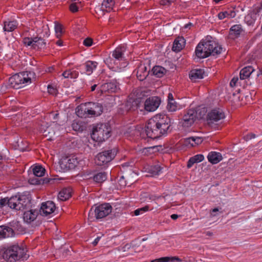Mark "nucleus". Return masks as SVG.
Segmentation results:
<instances>
[{"label": "nucleus", "mask_w": 262, "mask_h": 262, "mask_svg": "<svg viewBox=\"0 0 262 262\" xmlns=\"http://www.w3.org/2000/svg\"><path fill=\"white\" fill-rule=\"evenodd\" d=\"M170 119L165 115L157 114L150 118L145 127L148 138L156 139L165 134L170 126Z\"/></svg>", "instance_id": "f257e3e1"}, {"label": "nucleus", "mask_w": 262, "mask_h": 262, "mask_svg": "<svg viewBox=\"0 0 262 262\" xmlns=\"http://www.w3.org/2000/svg\"><path fill=\"white\" fill-rule=\"evenodd\" d=\"M223 48L219 46L211 36L202 39L196 47L195 53L200 58H205L211 55L220 54Z\"/></svg>", "instance_id": "f03ea898"}, {"label": "nucleus", "mask_w": 262, "mask_h": 262, "mask_svg": "<svg viewBox=\"0 0 262 262\" xmlns=\"http://www.w3.org/2000/svg\"><path fill=\"white\" fill-rule=\"evenodd\" d=\"M102 112V107L101 105L91 102L82 103L76 109L77 115L80 118L99 116Z\"/></svg>", "instance_id": "7ed1b4c3"}, {"label": "nucleus", "mask_w": 262, "mask_h": 262, "mask_svg": "<svg viewBox=\"0 0 262 262\" xmlns=\"http://www.w3.org/2000/svg\"><path fill=\"white\" fill-rule=\"evenodd\" d=\"M32 76L31 72L27 71L16 74L9 78V85L15 89L23 88L31 83Z\"/></svg>", "instance_id": "20e7f679"}, {"label": "nucleus", "mask_w": 262, "mask_h": 262, "mask_svg": "<svg viewBox=\"0 0 262 262\" xmlns=\"http://www.w3.org/2000/svg\"><path fill=\"white\" fill-rule=\"evenodd\" d=\"M59 164L61 170L67 171L77 167H82L85 165V160L81 155L73 156L61 159Z\"/></svg>", "instance_id": "39448f33"}, {"label": "nucleus", "mask_w": 262, "mask_h": 262, "mask_svg": "<svg viewBox=\"0 0 262 262\" xmlns=\"http://www.w3.org/2000/svg\"><path fill=\"white\" fill-rule=\"evenodd\" d=\"M111 131V127L108 124H97L93 129L91 137L94 141L101 143L110 137Z\"/></svg>", "instance_id": "423d86ee"}, {"label": "nucleus", "mask_w": 262, "mask_h": 262, "mask_svg": "<svg viewBox=\"0 0 262 262\" xmlns=\"http://www.w3.org/2000/svg\"><path fill=\"white\" fill-rule=\"evenodd\" d=\"M3 257L5 260L12 262L20 258H26V251L18 245H13L5 250Z\"/></svg>", "instance_id": "0eeeda50"}, {"label": "nucleus", "mask_w": 262, "mask_h": 262, "mask_svg": "<svg viewBox=\"0 0 262 262\" xmlns=\"http://www.w3.org/2000/svg\"><path fill=\"white\" fill-rule=\"evenodd\" d=\"M30 204V198L26 195L18 194L9 199L8 206L17 210L24 209Z\"/></svg>", "instance_id": "6e6552de"}, {"label": "nucleus", "mask_w": 262, "mask_h": 262, "mask_svg": "<svg viewBox=\"0 0 262 262\" xmlns=\"http://www.w3.org/2000/svg\"><path fill=\"white\" fill-rule=\"evenodd\" d=\"M115 150H108L99 153L95 159V163L99 166L105 165L115 157Z\"/></svg>", "instance_id": "1a4fd4ad"}, {"label": "nucleus", "mask_w": 262, "mask_h": 262, "mask_svg": "<svg viewBox=\"0 0 262 262\" xmlns=\"http://www.w3.org/2000/svg\"><path fill=\"white\" fill-rule=\"evenodd\" d=\"M59 128V125L57 123L53 122L46 128H45L44 126L42 125L40 128V130L43 133V136L48 138V140H53L56 132L58 131Z\"/></svg>", "instance_id": "9d476101"}, {"label": "nucleus", "mask_w": 262, "mask_h": 262, "mask_svg": "<svg viewBox=\"0 0 262 262\" xmlns=\"http://www.w3.org/2000/svg\"><path fill=\"white\" fill-rule=\"evenodd\" d=\"M23 42L26 46H31L34 49H43L46 46V42L41 36L33 38L25 37Z\"/></svg>", "instance_id": "9b49d317"}, {"label": "nucleus", "mask_w": 262, "mask_h": 262, "mask_svg": "<svg viewBox=\"0 0 262 262\" xmlns=\"http://www.w3.org/2000/svg\"><path fill=\"white\" fill-rule=\"evenodd\" d=\"M126 47L125 45H122L116 48L113 51L112 56L114 59L111 58L106 59L105 62L109 65L112 64V61L113 60V63H115L117 61L123 60L124 59L123 54L126 51Z\"/></svg>", "instance_id": "f8f14e48"}, {"label": "nucleus", "mask_w": 262, "mask_h": 262, "mask_svg": "<svg viewBox=\"0 0 262 262\" xmlns=\"http://www.w3.org/2000/svg\"><path fill=\"white\" fill-rule=\"evenodd\" d=\"M112 211L109 204H103L96 207L94 212L96 219H102L108 215Z\"/></svg>", "instance_id": "ddd939ff"}, {"label": "nucleus", "mask_w": 262, "mask_h": 262, "mask_svg": "<svg viewBox=\"0 0 262 262\" xmlns=\"http://www.w3.org/2000/svg\"><path fill=\"white\" fill-rule=\"evenodd\" d=\"M56 206L55 203L50 201L43 202L40 206V213L43 216H48L52 215L55 210Z\"/></svg>", "instance_id": "4468645a"}, {"label": "nucleus", "mask_w": 262, "mask_h": 262, "mask_svg": "<svg viewBox=\"0 0 262 262\" xmlns=\"http://www.w3.org/2000/svg\"><path fill=\"white\" fill-rule=\"evenodd\" d=\"M225 117L224 113L220 108L213 109L208 114V120L209 123L217 122L224 119Z\"/></svg>", "instance_id": "2eb2a0df"}, {"label": "nucleus", "mask_w": 262, "mask_h": 262, "mask_svg": "<svg viewBox=\"0 0 262 262\" xmlns=\"http://www.w3.org/2000/svg\"><path fill=\"white\" fill-rule=\"evenodd\" d=\"M115 4V0H103L101 7H97L95 8L97 13L100 12L99 15H103L104 12H110L113 10Z\"/></svg>", "instance_id": "dca6fc26"}, {"label": "nucleus", "mask_w": 262, "mask_h": 262, "mask_svg": "<svg viewBox=\"0 0 262 262\" xmlns=\"http://www.w3.org/2000/svg\"><path fill=\"white\" fill-rule=\"evenodd\" d=\"M160 100L157 97H151L147 99L144 103L145 110L148 112H154L159 107Z\"/></svg>", "instance_id": "f3484780"}, {"label": "nucleus", "mask_w": 262, "mask_h": 262, "mask_svg": "<svg viewBox=\"0 0 262 262\" xmlns=\"http://www.w3.org/2000/svg\"><path fill=\"white\" fill-rule=\"evenodd\" d=\"M196 117V113L194 110H189L183 117V125L186 127L191 126Z\"/></svg>", "instance_id": "a211bd4d"}, {"label": "nucleus", "mask_w": 262, "mask_h": 262, "mask_svg": "<svg viewBox=\"0 0 262 262\" xmlns=\"http://www.w3.org/2000/svg\"><path fill=\"white\" fill-rule=\"evenodd\" d=\"M203 139L199 137H191L185 139L184 144L188 147H194L201 144Z\"/></svg>", "instance_id": "6ab92c4d"}, {"label": "nucleus", "mask_w": 262, "mask_h": 262, "mask_svg": "<svg viewBox=\"0 0 262 262\" xmlns=\"http://www.w3.org/2000/svg\"><path fill=\"white\" fill-rule=\"evenodd\" d=\"M205 72L201 69H195L192 70L189 74V78L192 81H196L199 79L204 78Z\"/></svg>", "instance_id": "aec40b11"}, {"label": "nucleus", "mask_w": 262, "mask_h": 262, "mask_svg": "<svg viewBox=\"0 0 262 262\" xmlns=\"http://www.w3.org/2000/svg\"><path fill=\"white\" fill-rule=\"evenodd\" d=\"M38 215V212L36 210H30L24 212L23 219L25 222L30 223L34 221Z\"/></svg>", "instance_id": "412c9836"}, {"label": "nucleus", "mask_w": 262, "mask_h": 262, "mask_svg": "<svg viewBox=\"0 0 262 262\" xmlns=\"http://www.w3.org/2000/svg\"><path fill=\"white\" fill-rule=\"evenodd\" d=\"M185 46V40L183 37H178L173 41L172 50L176 52L181 51Z\"/></svg>", "instance_id": "4be33fe9"}, {"label": "nucleus", "mask_w": 262, "mask_h": 262, "mask_svg": "<svg viewBox=\"0 0 262 262\" xmlns=\"http://www.w3.org/2000/svg\"><path fill=\"white\" fill-rule=\"evenodd\" d=\"M145 171L149 173L147 176L154 177L159 175L161 171V168L159 165H146L144 167Z\"/></svg>", "instance_id": "5701e85b"}, {"label": "nucleus", "mask_w": 262, "mask_h": 262, "mask_svg": "<svg viewBox=\"0 0 262 262\" xmlns=\"http://www.w3.org/2000/svg\"><path fill=\"white\" fill-rule=\"evenodd\" d=\"M208 161L212 164H215L219 163L223 159L221 154L216 151L210 152L208 156Z\"/></svg>", "instance_id": "b1692460"}, {"label": "nucleus", "mask_w": 262, "mask_h": 262, "mask_svg": "<svg viewBox=\"0 0 262 262\" xmlns=\"http://www.w3.org/2000/svg\"><path fill=\"white\" fill-rule=\"evenodd\" d=\"M148 72L146 67L144 64H141L137 70V77L138 79L142 81L146 78L148 75Z\"/></svg>", "instance_id": "393cba45"}, {"label": "nucleus", "mask_w": 262, "mask_h": 262, "mask_svg": "<svg viewBox=\"0 0 262 262\" xmlns=\"http://www.w3.org/2000/svg\"><path fill=\"white\" fill-rule=\"evenodd\" d=\"M71 192L72 191L70 188H66L62 189L58 193V199L62 201H66L71 197Z\"/></svg>", "instance_id": "a878e982"}, {"label": "nucleus", "mask_w": 262, "mask_h": 262, "mask_svg": "<svg viewBox=\"0 0 262 262\" xmlns=\"http://www.w3.org/2000/svg\"><path fill=\"white\" fill-rule=\"evenodd\" d=\"M98 65V63L96 61H87L84 63L85 69L86 73L88 75H90L96 69Z\"/></svg>", "instance_id": "bb28decb"}, {"label": "nucleus", "mask_w": 262, "mask_h": 262, "mask_svg": "<svg viewBox=\"0 0 262 262\" xmlns=\"http://www.w3.org/2000/svg\"><path fill=\"white\" fill-rule=\"evenodd\" d=\"M254 71V70L253 68L251 66H248L244 68L240 72V78L241 79L248 78Z\"/></svg>", "instance_id": "cd10ccee"}, {"label": "nucleus", "mask_w": 262, "mask_h": 262, "mask_svg": "<svg viewBox=\"0 0 262 262\" xmlns=\"http://www.w3.org/2000/svg\"><path fill=\"white\" fill-rule=\"evenodd\" d=\"M204 159V157L202 154H198L190 158L187 163V167L190 168L192 165L196 163H199L203 161Z\"/></svg>", "instance_id": "c85d7f7f"}, {"label": "nucleus", "mask_w": 262, "mask_h": 262, "mask_svg": "<svg viewBox=\"0 0 262 262\" xmlns=\"http://www.w3.org/2000/svg\"><path fill=\"white\" fill-rule=\"evenodd\" d=\"M13 235V230L9 227H0V239Z\"/></svg>", "instance_id": "c756f323"}, {"label": "nucleus", "mask_w": 262, "mask_h": 262, "mask_svg": "<svg viewBox=\"0 0 262 262\" xmlns=\"http://www.w3.org/2000/svg\"><path fill=\"white\" fill-rule=\"evenodd\" d=\"M107 179V174L104 172H98L93 176V180L97 183H101Z\"/></svg>", "instance_id": "7c9ffc66"}, {"label": "nucleus", "mask_w": 262, "mask_h": 262, "mask_svg": "<svg viewBox=\"0 0 262 262\" xmlns=\"http://www.w3.org/2000/svg\"><path fill=\"white\" fill-rule=\"evenodd\" d=\"M183 106L179 104L174 100H171L170 102H168L167 108L170 112H176L180 110Z\"/></svg>", "instance_id": "2f4dec72"}, {"label": "nucleus", "mask_w": 262, "mask_h": 262, "mask_svg": "<svg viewBox=\"0 0 262 262\" xmlns=\"http://www.w3.org/2000/svg\"><path fill=\"white\" fill-rule=\"evenodd\" d=\"M17 22L15 20L6 21L4 23V30L7 32L12 31L17 27Z\"/></svg>", "instance_id": "473e14b6"}, {"label": "nucleus", "mask_w": 262, "mask_h": 262, "mask_svg": "<svg viewBox=\"0 0 262 262\" xmlns=\"http://www.w3.org/2000/svg\"><path fill=\"white\" fill-rule=\"evenodd\" d=\"M78 72L74 69L67 70L62 74V75L64 77V78H70L72 79L77 78L78 76Z\"/></svg>", "instance_id": "72a5a7b5"}, {"label": "nucleus", "mask_w": 262, "mask_h": 262, "mask_svg": "<svg viewBox=\"0 0 262 262\" xmlns=\"http://www.w3.org/2000/svg\"><path fill=\"white\" fill-rule=\"evenodd\" d=\"M32 171L34 176L41 177L45 173V169L41 165H35L32 167Z\"/></svg>", "instance_id": "f704fd0d"}, {"label": "nucleus", "mask_w": 262, "mask_h": 262, "mask_svg": "<svg viewBox=\"0 0 262 262\" xmlns=\"http://www.w3.org/2000/svg\"><path fill=\"white\" fill-rule=\"evenodd\" d=\"M128 64L127 61L124 58L123 60L117 61L114 63V65H109V67L112 69H118L121 71L123 68H125Z\"/></svg>", "instance_id": "c9c22d12"}, {"label": "nucleus", "mask_w": 262, "mask_h": 262, "mask_svg": "<svg viewBox=\"0 0 262 262\" xmlns=\"http://www.w3.org/2000/svg\"><path fill=\"white\" fill-rule=\"evenodd\" d=\"M242 31L241 25H235L230 28V34L234 37H237L242 33Z\"/></svg>", "instance_id": "e433bc0d"}, {"label": "nucleus", "mask_w": 262, "mask_h": 262, "mask_svg": "<svg viewBox=\"0 0 262 262\" xmlns=\"http://www.w3.org/2000/svg\"><path fill=\"white\" fill-rule=\"evenodd\" d=\"M152 71L154 75L158 77H161L165 72V69L161 66H157L152 68Z\"/></svg>", "instance_id": "4c0bfd02"}, {"label": "nucleus", "mask_w": 262, "mask_h": 262, "mask_svg": "<svg viewBox=\"0 0 262 262\" xmlns=\"http://www.w3.org/2000/svg\"><path fill=\"white\" fill-rule=\"evenodd\" d=\"M54 29L56 37L60 38L63 33L62 25L58 23H55Z\"/></svg>", "instance_id": "58836bf2"}, {"label": "nucleus", "mask_w": 262, "mask_h": 262, "mask_svg": "<svg viewBox=\"0 0 262 262\" xmlns=\"http://www.w3.org/2000/svg\"><path fill=\"white\" fill-rule=\"evenodd\" d=\"M149 210H151V209H149V206L148 205H146L143 207L138 208L134 211V214L136 216L139 215L140 214H142L148 211Z\"/></svg>", "instance_id": "ea45409f"}, {"label": "nucleus", "mask_w": 262, "mask_h": 262, "mask_svg": "<svg viewBox=\"0 0 262 262\" xmlns=\"http://www.w3.org/2000/svg\"><path fill=\"white\" fill-rule=\"evenodd\" d=\"M170 260V257L166 256L152 260L151 262H169Z\"/></svg>", "instance_id": "a19ab883"}, {"label": "nucleus", "mask_w": 262, "mask_h": 262, "mask_svg": "<svg viewBox=\"0 0 262 262\" xmlns=\"http://www.w3.org/2000/svg\"><path fill=\"white\" fill-rule=\"evenodd\" d=\"M48 92L51 95H55L57 93V89L55 86L52 85H48Z\"/></svg>", "instance_id": "79ce46f5"}, {"label": "nucleus", "mask_w": 262, "mask_h": 262, "mask_svg": "<svg viewBox=\"0 0 262 262\" xmlns=\"http://www.w3.org/2000/svg\"><path fill=\"white\" fill-rule=\"evenodd\" d=\"M83 43L85 46L89 47L92 46L93 41L91 38L88 37L83 40Z\"/></svg>", "instance_id": "37998d69"}, {"label": "nucleus", "mask_w": 262, "mask_h": 262, "mask_svg": "<svg viewBox=\"0 0 262 262\" xmlns=\"http://www.w3.org/2000/svg\"><path fill=\"white\" fill-rule=\"evenodd\" d=\"M70 10L73 12L75 13L78 11V7H77L76 3H73L70 5L69 7Z\"/></svg>", "instance_id": "c03bdc74"}, {"label": "nucleus", "mask_w": 262, "mask_h": 262, "mask_svg": "<svg viewBox=\"0 0 262 262\" xmlns=\"http://www.w3.org/2000/svg\"><path fill=\"white\" fill-rule=\"evenodd\" d=\"M113 85V84L112 83H105L103 85V90H104L105 89H107L108 91H110V92H112L115 91L114 89L112 87Z\"/></svg>", "instance_id": "a18cd8bd"}, {"label": "nucleus", "mask_w": 262, "mask_h": 262, "mask_svg": "<svg viewBox=\"0 0 262 262\" xmlns=\"http://www.w3.org/2000/svg\"><path fill=\"white\" fill-rule=\"evenodd\" d=\"M175 0H160V4L163 6H169L172 3H173Z\"/></svg>", "instance_id": "49530a36"}, {"label": "nucleus", "mask_w": 262, "mask_h": 262, "mask_svg": "<svg viewBox=\"0 0 262 262\" xmlns=\"http://www.w3.org/2000/svg\"><path fill=\"white\" fill-rule=\"evenodd\" d=\"M218 17L221 20L223 19L226 17L228 18V13L227 12V11L220 12L218 14Z\"/></svg>", "instance_id": "de8ad7c7"}, {"label": "nucleus", "mask_w": 262, "mask_h": 262, "mask_svg": "<svg viewBox=\"0 0 262 262\" xmlns=\"http://www.w3.org/2000/svg\"><path fill=\"white\" fill-rule=\"evenodd\" d=\"M228 13V18H233L236 15V13L233 9H229L227 10Z\"/></svg>", "instance_id": "09e8293b"}, {"label": "nucleus", "mask_w": 262, "mask_h": 262, "mask_svg": "<svg viewBox=\"0 0 262 262\" xmlns=\"http://www.w3.org/2000/svg\"><path fill=\"white\" fill-rule=\"evenodd\" d=\"M9 199L4 198L0 200V207H3L6 205H8Z\"/></svg>", "instance_id": "8fccbe9b"}, {"label": "nucleus", "mask_w": 262, "mask_h": 262, "mask_svg": "<svg viewBox=\"0 0 262 262\" xmlns=\"http://www.w3.org/2000/svg\"><path fill=\"white\" fill-rule=\"evenodd\" d=\"M238 79L237 77H233L230 82V85L231 87H234L236 85V84L237 83V82L238 81Z\"/></svg>", "instance_id": "3c124183"}, {"label": "nucleus", "mask_w": 262, "mask_h": 262, "mask_svg": "<svg viewBox=\"0 0 262 262\" xmlns=\"http://www.w3.org/2000/svg\"><path fill=\"white\" fill-rule=\"evenodd\" d=\"M42 28L45 31V34H42L43 37H48L50 35V34L49 33V29L48 26H43Z\"/></svg>", "instance_id": "603ef678"}, {"label": "nucleus", "mask_w": 262, "mask_h": 262, "mask_svg": "<svg viewBox=\"0 0 262 262\" xmlns=\"http://www.w3.org/2000/svg\"><path fill=\"white\" fill-rule=\"evenodd\" d=\"M72 127L75 130H79L81 128L80 126L78 124V123L75 121L73 122L72 123Z\"/></svg>", "instance_id": "864d4df0"}, {"label": "nucleus", "mask_w": 262, "mask_h": 262, "mask_svg": "<svg viewBox=\"0 0 262 262\" xmlns=\"http://www.w3.org/2000/svg\"><path fill=\"white\" fill-rule=\"evenodd\" d=\"M169 262H182V260L178 257H170V260Z\"/></svg>", "instance_id": "5fc2aeb1"}, {"label": "nucleus", "mask_w": 262, "mask_h": 262, "mask_svg": "<svg viewBox=\"0 0 262 262\" xmlns=\"http://www.w3.org/2000/svg\"><path fill=\"white\" fill-rule=\"evenodd\" d=\"M153 149H154L153 147H148V148H145L143 149L142 152L145 154H147V152H148L149 151H150V150H152Z\"/></svg>", "instance_id": "6e6d98bb"}, {"label": "nucleus", "mask_w": 262, "mask_h": 262, "mask_svg": "<svg viewBox=\"0 0 262 262\" xmlns=\"http://www.w3.org/2000/svg\"><path fill=\"white\" fill-rule=\"evenodd\" d=\"M171 100H174V99L172 93H169L168 95V102H170Z\"/></svg>", "instance_id": "4d7b16f0"}, {"label": "nucleus", "mask_w": 262, "mask_h": 262, "mask_svg": "<svg viewBox=\"0 0 262 262\" xmlns=\"http://www.w3.org/2000/svg\"><path fill=\"white\" fill-rule=\"evenodd\" d=\"M100 238L99 237H97L95 239V240L93 242V244L94 246H96L98 244V242L100 240Z\"/></svg>", "instance_id": "13d9d810"}, {"label": "nucleus", "mask_w": 262, "mask_h": 262, "mask_svg": "<svg viewBox=\"0 0 262 262\" xmlns=\"http://www.w3.org/2000/svg\"><path fill=\"white\" fill-rule=\"evenodd\" d=\"M119 182L120 183V184L124 186H125L126 185V183L124 181V180H123V177H121V179H120L119 180Z\"/></svg>", "instance_id": "bf43d9fd"}, {"label": "nucleus", "mask_w": 262, "mask_h": 262, "mask_svg": "<svg viewBox=\"0 0 262 262\" xmlns=\"http://www.w3.org/2000/svg\"><path fill=\"white\" fill-rule=\"evenodd\" d=\"M56 44L59 47H61L63 46V42L61 40H58L56 42Z\"/></svg>", "instance_id": "052dcab7"}, {"label": "nucleus", "mask_w": 262, "mask_h": 262, "mask_svg": "<svg viewBox=\"0 0 262 262\" xmlns=\"http://www.w3.org/2000/svg\"><path fill=\"white\" fill-rule=\"evenodd\" d=\"M219 211V209L217 208H214L212 210L211 215L212 216H215V215L213 214L214 212H217Z\"/></svg>", "instance_id": "680f3d73"}, {"label": "nucleus", "mask_w": 262, "mask_h": 262, "mask_svg": "<svg viewBox=\"0 0 262 262\" xmlns=\"http://www.w3.org/2000/svg\"><path fill=\"white\" fill-rule=\"evenodd\" d=\"M178 217V215L177 214H173L171 215V218L172 219V220H176L177 219Z\"/></svg>", "instance_id": "e2e57ef3"}, {"label": "nucleus", "mask_w": 262, "mask_h": 262, "mask_svg": "<svg viewBox=\"0 0 262 262\" xmlns=\"http://www.w3.org/2000/svg\"><path fill=\"white\" fill-rule=\"evenodd\" d=\"M191 26H192V24H191V23L186 24V25L184 26V28H185V29L190 28V27Z\"/></svg>", "instance_id": "0e129e2a"}, {"label": "nucleus", "mask_w": 262, "mask_h": 262, "mask_svg": "<svg viewBox=\"0 0 262 262\" xmlns=\"http://www.w3.org/2000/svg\"><path fill=\"white\" fill-rule=\"evenodd\" d=\"M96 86H97L96 84H94V85H92L91 86V91H94L95 90Z\"/></svg>", "instance_id": "69168bd1"}, {"label": "nucleus", "mask_w": 262, "mask_h": 262, "mask_svg": "<svg viewBox=\"0 0 262 262\" xmlns=\"http://www.w3.org/2000/svg\"><path fill=\"white\" fill-rule=\"evenodd\" d=\"M250 137H249L250 139L255 138V135L252 134H250Z\"/></svg>", "instance_id": "338daca9"}, {"label": "nucleus", "mask_w": 262, "mask_h": 262, "mask_svg": "<svg viewBox=\"0 0 262 262\" xmlns=\"http://www.w3.org/2000/svg\"><path fill=\"white\" fill-rule=\"evenodd\" d=\"M259 72H260L259 73L257 74L258 76H259L260 75H262V69L261 70H260Z\"/></svg>", "instance_id": "774afa93"}]
</instances>
